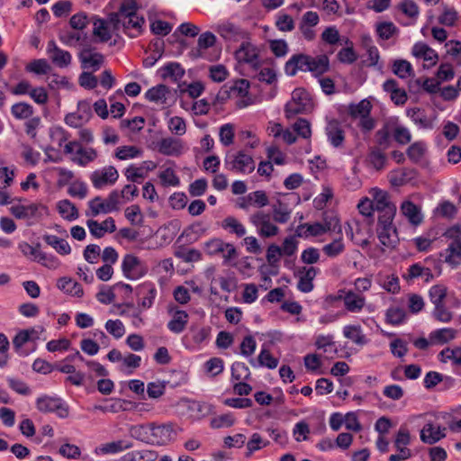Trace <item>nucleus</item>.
Segmentation results:
<instances>
[{
  "label": "nucleus",
  "instance_id": "obj_1",
  "mask_svg": "<svg viewBox=\"0 0 461 461\" xmlns=\"http://www.w3.org/2000/svg\"><path fill=\"white\" fill-rule=\"evenodd\" d=\"M429 303L433 306V318L443 323H448L455 317L454 309L460 305L459 300L448 287L442 283L433 285L428 291Z\"/></svg>",
  "mask_w": 461,
  "mask_h": 461
},
{
  "label": "nucleus",
  "instance_id": "obj_2",
  "mask_svg": "<svg viewBox=\"0 0 461 461\" xmlns=\"http://www.w3.org/2000/svg\"><path fill=\"white\" fill-rule=\"evenodd\" d=\"M372 280L369 277H358L354 281V289H340L335 301H343L344 308L349 312H360L366 305L365 292L370 290Z\"/></svg>",
  "mask_w": 461,
  "mask_h": 461
},
{
  "label": "nucleus",
  "instance_id": "obj_3",
  "mask_svg": "<svg viewBox=\"0 0 461 461\" xmlns=\"http://www.w3.org/2000/svg\"><path fill=\"white\" fill-rule=\"evenodd\" d=\"M249 90L250 82L245 78H238L230 85H224L218 92L216 99L221 103L234 100L235 107L243 109L254 104V98Z\"/></svg>",
  "mask_w": 461,
  "mask_h": 461
},
{
  "label": "nucleus",
  "instance_id": "obj_4",
  "mask_svg": "<svg viewBox=\"0 0 461 461\" xmlns=\"http://www.w3.org/2000/svg\"><path fill=\"white\" fill-rule=\"evenodd\" d=\"M315 108L312 94L305 87H296L291 95V99L285 104L284 112L287 120L298 114L311 113Z\"/></svg>",
  "mask_w": 461,
  "mask_h": 461
},
{
  "label": "nucleus",
  "instance_id": "obj_5",
  "mask_svg": "<svg viewBox=\"0 0 461 461\" xmlns=\"http://www.w3.org/2000/svg\"><path fill=\"white\" fill-rule=\"evenodd\" d=\"M372 104L367 99L348 106V114L352 121L357 120V127L364 134L370 133L375 127L376 122L371 116Z\"/></svg>",
  "mask_w": 461,
  "mask_h": 461
},
{
  "label": "nucleus",
  "instance_id": "obj_6",
  "mask_svg": "<svg viewBox=\"0 0 461 461\" xmlns=\"http://www.w3.org/2000/svg\"><path fill=\"white\" fill-rule=\"evenodd\" d=\"M298 248V240L294 236H287L281 245L270 243L266 249V261L271 267H277L282 257H292Z\"/></svg>",
  "mask_w": 461,
  "mask_h": 461
},
{
  "label": "nucleus",
  "instance_id": "obj_7",
  "mask_svg": "<svg viewBox=\"0 0 461 461\" xmlns=\"http://www.w3.org/2000/svg\"><path fill=\"white\" fill-rule=\"evenodd\" d=\"M64 153L72 155L71 161L79 167H86L94 163L99 157V152L93 147H85L77 140H70L65 144Z\"/></svg>",
  "mask_w": 461,
  "mask_h": 461
},
{
  "label": "nucleus",
  "instance_id": "obj_8",
  "mask_svg": "<svg viewBox=\"0 0 461 461\" xmlns=\"http://www.w3.org/2000/svg\"><path fill=\"white\" fill-rule=\"evenodd\" d=\"M337 226L340 228L339 219L338 217H332L329 221L323 217V222H305L299 224L294 231V237L308 239L310 237H320L332 229L334 230Z\"/></svg>",
  "mask_w": 461,
  "mask_h": 461
},
{
  "label": "nucleus",
  "instance_id": "obj_9",
  "mask_svg": "<svg viewBox=\"0 0 461 461\" xmlns=\"http://www.w3.org/2000/svg\"><path fill=\"white\" fill-rule=\"evenodd\" d=\"M14 95H29L31 99L39 105H46L49 103L50 95L44 86H33L30 80L23 78L10 87Z\"/></svg>",
  "mask_w": 461,
  "mask_h": 461
},
{
  "label": "nucleus",
  "instance_id": "obj_10",
  "mask_svg": "<svg viewBox=\"0 0 461 461\" xmlns=\"http://www.w3.org/2000/svg\"><path fill=\"white\" fill-rule=\"evenodd\" d=\"M249 221L256 228L258 234L262 239L276 237L280 233L277 222H274L269 212L258 210L249 216Z\"/></svg>",
  "mask_w": 461,
  "mask_h": 461
},
{
  "label": "nucleus",
  "instance_id": "obj_11",
  "mask_svg": "<svg viewBox=\"0 0 461 461\" xmlns=\"http://www.w3.org/2000/svg\"><path fill=\"white\" fill-rule=\"evenodd\" d=\"M240 64H248L254 71H258L262 65L260 50L250 41H243L234 53Z\"/></svg>",
  "mask_w": 461,
  "mask_h": 461
},
{
  "label": "nucleus",
  "instance_id": "obj_12",
  "mask_svg": "<svg viewBox=\"0 0 461 461\" xmlns=\"http://www.w3.org/2000/svg\"><path fill=\"white\" fill-rule=\"evenodd\" d=\"M90 182L95 189H104L113 185L119 179V172L114 166L108 165L95 169L89 176Z\"/></svg>",
  "mask_w": 461,
  "mask_h": 461
},
{
  "label": "nucleus",
  "instance_id": "obj_13",
  "mask_svg": "<svg viewBox=\"0 0 461 461\" xmlns=\"http://www.w3.org/2000/svg\"><path fill=\"white\" fill-rule=\"evenodd\" d=\"M226 165L230 171L240 174H250L256 168L252 155L243 149L235 152L229 159H226Z\"/></svg>",
  "mask_w": 461,
  "mask_h": 461
},
{
  "label": "nucleus",
  "instance_id": "obj_14",
  "mask_svg": "<svg viewBox=\"0 0 461 461\" xmlns=\"http://www.w3.org/2000/svg\"><path fill=\"white\" fill-rule=\"evenodd\" d=\"M123 275L131 280H137L148 273V266L133 254H126L122 263Z\"/></svg>",
  "mask_w": 461,
  "mask_h": 461
},
{
  "label": "nucleus",
  "instance_id": "obj_15",
  "mask_svg": "<svg viewBox=\"0 0 461 461\" xmlns=\"http://www.w3.org/2000/svg\"><path fill=\"white\" fill-rule=\"evenodd\" d=\"M207 254L211 256L221 254L225 262H230L239 256L237 249L232 243L224 242L222 240L214 238L208 240L204 245Z\"/></svg>",
  "mask_w": 461,
  "mask_h": 461
},
{
  "label": "nucleus",
  "instance_id": "obj_16",
  "mask_svg": "<svg viewBox=\"0 0 461 461\" xmlns=\"http://www.w3.org/2000/svg\"><path fill=\"white\" fill-rule=\"evenodd\" d=\"M81 68L84 69L97 71L104 62V56L97 51L95 47L85 44L78 53Z\"/></svg>",
  "mask_w": 461,
  "mask_h": 461
},
{
  "label": "nucleus",
  "instance_id": "obj_17",
  "mask_svg": "<svg viewBox=\"0 0 461 461\" xmlns=\"http://www.w3.org/2000/svg\"><path fill=\"white\" fill-rule=\"evenodd\" d=\"M36 407L41 412H55L60 418H67L69 408L59 397L44 395L37 399Z\"/></svg>",
  "mask_w": 461,
  "mask_h": 461
},
{
  "label": "nucleus",
  "instance_id": "obj_18",
  "mask_svg": "<svg viewBox=\"0 0 461 461\" xmlns=\"http://www.w3.org/2000/svg\"><path fill=\"white\" fill-rule=\"evenodd\" d=\"M250 375L249 368L243 363H236L231 366V378L239 381L233 385V392L239 396H247L252 392L250 384L241 382Z\"/></svg>",
  "mask_w": 461,
  "mask_h": 461
},
{
  "label": "nucleus",
  "instance_id": "obj_19",
  "mask_svg": "<svg viewBox=\"0 0 461 461\" xmlns=\"http://www.w3.org/2000/svg\"><path fill=\"white\" fill-rule=\"evenodd\" d=\"M411 443V435L406 428H400L393 440L394 447L398 454L391 455L389 461H402L411 456V451L408 447Z\"/></svg>",
  "mask_w": 461,
  "mask_h": 461
},
{
  "label": "nucleus",
  "instance_id": "obj_20",
  "mask_svg": "<svg viewBox=\"0 0 461 461\" xmlns=\"http://www.w3.org/2000/svg\"><path fill=\"white\" fill-rule=\"evenodd\" d=\"M16 173L14 167H0V205H8L13 202L12 194L8 191L14 182Z\"/></svg>",
  "mask_w": 461,
  "mask_h": 461
},
{
  "label": "nucleus",
  "instance_id": "obj_21",
  "mask_svg": "<svg viewBox=\"0 0 461 461\" xmlns=\"http://www.w3.org/2000/svg\"><path fill=\"white\" fill-rule=\"evenodd\" d=\"M145 98L149 102L165 108L170 105L173 94L167 86L164 84H158L155 86H152L145 93Z\"/></svg>",
  "mask_w": 461,
  "mask_h": 461
},
{
  "label": "nucleus",
  "instance_id": "obj_22",
  "mask_svg": "<svg viewBox=\"0 0 461 461\" xmlns=\"http://www.w3.org/2000/svg\"><path fill=\"white\" fill-rule=\"evenodd\" d=\"M269 204V197L266 191L258 190L241 196L237 200V206L243 210H249L250 207L258 209L266 207Z\"/></svg>",
  "mask_w": 461,
  "mask_h": 461
},
{
  "label": "nucleus",
  "instance_id": "obj_23",
  "mask_svg": "<svg viewBox=\"0 0 461 461\" xmlns=\"http://www.w3.org/2000/svg\"><path fill=\"white\" fill-rule=\"evenodd\" d=\"M411 54L423 61L424 68H430L438 62V53L425 42H417L411 49Z\"/></svg>",
  "mask_w": 461,
  "mask_h": 461
},
{
  "label": "nucleus",
  "instance_id": "obj_24",
  "mask_svg": "<svg viewBox=\"0 0 461 461\" xmlns=\"http://www.w3.org/2000/svg\"><path fill=\"white\" fill-rule=\"evenodd\" d=\"M325 133L328 140L334 148L343 147L346 140V132L342 123L338 119H327Z\"/></svg>",
  "mask_w": 461,
  "mask_h": 461
},
{
  "label": "nucleus",
  "instance_id": "obj_25",
  "mask_svg": "<svg viewBox=\"0 0 461 461\" xmlns=\"http://www.w3.org/2000/svg\"><path fill=\"white\" fill-rule=\"evenodd\" d=\"M383 90L390 96L391 101L397 106L404 105L408 101V94L401 87L394 78H388L383 84Z\"/></svg>",
  "mask_w": 461,
  "mask_h": 461
},
{
  "label": "nucleus",
  "instance_id": "obj_26",
  "mask_svg": "<svg viewBox=\"0 0 461 461\" xmlns=\"http://www.w3.org/2000/svg\"><path fill=\"white\" fill-rule=\"evenodd\" d=\"M158 151L168 157H179L184 150V143L181 140L173 137L162 138L157 143Z\"/></svg>",
  "mask_w": 461,
  "mask_h": 461
},
{
  "label": "nucleus",
  "instance_id": "obj_27",
  "mask_svg": "<svg viewBox=\"0 0 461 461\" xmlns=\"http://www.w3.org/2000/svg\"><path fill=\"white\" fill-rule=\"evenodd\" d=\"M41 205L36 203L23 204L21 203L13 204L9 208L10 213L18 220H31L40 215Z\"/></svg>",
  "mask_w": 461,
  "mask_h": 461
},
{
  "label": "nucleus",
  "instance_id": "obj_28",
  "mask_svg": "<svg viewBox=\"0 0 461 461\" xmlns=\"http://www.w3.org/2000/svg\"><path fill=\"white\" fill-rule=\"evenodd\" d=\"M419 277L422 278L425 283H429L435 276L429 267H425L420 262L411 265L406 273L402 275L403 280L407 283H410Z\"/></svg>",
  "mask_w": 461,
  "mask_h": 461
},
{
  "label": "nucleus",
  "instance_id": "obj_29",
  "mask_svg": "<svg viewBox=\"0 0 461 461\" xmlns=\"http://www.w3.org/2000/svg\"><path fill=\"white\" fill-rule=\"evenodd\" d=\"M376 234L380 243L393 249L399 243L398 230L395 225L376 226Z\"/></svg>",
  "mask_w": 461,
  "mask_h": 461
},
{
  "label": "nucleus",
  "instance_id": "obj_30",
  "mask_svg": "<svg viewBox=\"0 0 461 461\" xmlns=\"http://www.w3.org/2000/svg\"><path fill=\"white\" fill-rule=\"evenodd\" d=\"M330 68V59L327 54L315 57L308 55L307 72H311L315 77H322Z\"/></svg>",
  "mask_w": 461,
  "mask_h": 461
},
{
  "label": "nucleus",
  "instance_id": "obj_31",
  "mask_svg": "<svg viewBox=\"0 0 461 461\" xmlns=\"http://www.w3.org/2000/svg\"><path fill=\"white\" fill-rule=\"evenodd\" d=\"M47 52L51 62L59 68H67L71 63V54L59 48L53 41H49Z\"/></svg>",
  "mask_w": 461,
  "mask_h": 461
},
{
  "label": "nucleus",
  "instance_id": "obj_32",
  "mask_svg": "<svg viewBox=\"0 0 461 461\" xmlns=\"http://www.w3.org/2000/svg\"><path fill=\"white\" fill-rule=\"evenodd\" d=\"M86 225L90 233L97 239L103 238L106 233H113L116 230L115 221L113 217H108L102 222L95 220H87Z\"/></svg>",
  "mask_w": 461,
  "mask_h": 461
},
{
  "label": "nucleus",
  "instance_id": "obj_33",
  "mask_svg": "<svg viewBox=\"0 0 461 461\" xmlns=\"http://www.w3.org/2000/svg\"><path fill=\"white\" fill-rule=\"evenodd\" d=\"M418 171L412 167H400L390 172L388 178L392 186H402L415 178Z\"/></svg>",
  "mask_w": 461,
  "mask_h": 461
},
{
  "label": "nucleus",
  "instance_id": "obj_34",
  "mask_svg": "<svg viewBox=\"0 0 461 461\" xmlns=\"http://www.w3.org/2000/svg\"><path fill=\"white\" fill-rule=\"evenodd\" d=\"M440 82L436 78L419 77L408 83L410 92L419 93L421 89L429 94H435L439 89Z\"/></svg>",
  "mask_w": 461,
  "mask_h": 461
},
{
  "label": "nucleus",
  "instance_id": "obj_35",
  "mask_svg": "<svg viewBox=\"0 0 461 461\" xmlns=\"http://www.w3.org/2000/svg\"><path fill=\"white\" fill-rule=\"evenodd\" d=\"M400 211L409 223L414 227L419 226L423 221L420 207L411 201H403L400 206Z\"/></svg>",
  "mask_w": 461,
  "mask_h": 461
},
{
  "label": "nucleus",
  "instance_id": "obj_36",
  "mask_svg": "<svg viewBox=\"0 0 461 461\" xmlns=\"http://www.w3.org/2000/svg\"><path fill=\"white\" fill-rule=\"evenodd\" d=\"M318 269L312 266L300 267L298 270V289L303 293L311 292L314 287L312 281L316 277Z\"/></svg>",
  "mask_w": 461,
  "mask_h": 461
},
{
  "label": "nucleus",
  "instance_id": "obj_37",
  "mask_svg": "<svg viewBox=\"0 0 461 461\" xmlns=\"http://www.w3.org/2000/svg\"><path fill=\"white\" fill-rule=\"evenodd\" d=\"M366 162L376 171L383 170L388 162L386 149L375 146L369 147Z\"/></svg>",
  "mask_w": 461,
  "mask_h": 461
},
{
  "label": "nucleus",
  "instance_id": "obj_38",
  "mask_svg": "<svg viewBox=\"0 0 461 461\" xmlns=\"http://www.w3.org/2000/svg\"><path fill=\"white\" fill-rule=\"evenodd\" d=\"M370 193L373 197L374 212H377L378 213L395 206L391 201V196L387 191L375 187L371 189Z\"/></svg>",
  "mask_w": 461,
  "mask_h": 461
},
{
  "label": "nucleus",
  "instance_id": "obj_39",
  "mask_svg": "<svg viewBox=\"0 0 461 461\" xmlns=\"http://www.w3.org/2000/svg\"><path fill=\"white\" fill-rule=\"evenodd\" d=\"M308 54L297 53L293 55L285 65L288 76H295L298 71L307 72Z\"/></svg>",
  "mask_w": 461,
  "mask_h": 461
},
{
  "label": "nucleus",
  "instance_id": "obj_40",
  "mask_svg": "<svg viewBox=\"0 0 461 461\" xmlns=\"http://www.w3.org/2000/svg\"><path fill=\"white\" fill-rule=\"evenodd\" d=\"M445 430L446 428H440V426L427 423L420 431V439L426 444H435L446 437Z\"/></svg>",
  "mask_w": 461,
  "mask_h": 461
},
{
  "label": "nucleus",
  "instance_id": "obj_41",
  "mask_svg": "<svg viewBox=\"0 0 461 461\" xmlns=\"http://www.w3.org/2000/svg\"><path fill=\"white\" fill-rule=\"evenodd\" d=\"M321 250L330 258H335L342 255L346 250L343 234L339 231L336 238L322 247Z\"/></svg>",
  "mask_w": 461,
  "mask_h": 461
},
{
  "label": "nucleus",
  "instance_id": "obj_42",
  "mask_svg": "<svg viewBox=\"0 0 461 461\" xmlns=\"http://www.w3.org/2000/svg\"><path fill=\"white\" fill-rule=\"evenodd\" d=\"M292 209L288 203L281 199H277L272 205V213L274 222L278 224H285L291 219Z\"/></svg>",
  "mask_w": 461,
  "mask_h": 461
},
{
  "label": "nucleus",
  "instance_id": "obj_43",
  "mask_svg": "<svg viewBox=\"0 0 461 461\" xmlns=\"http://www.w3.org/2000/svg\"><path fill=\"white\" fill-rule=\"evenodd\" d=\"M138 294L143 295L138 302L139 307L149 309L156 297V288L151 283H143L138 286Z\"/></svg>",
  "mask_w": 461,
  "mask_h": 461
},
{
  "label": "nucleus",
  "instance_id": "obj_44",
  "mask_svg": "<svg viewBox=\"0 0 461 461\" xmlns=\"http://www.w3.org/2000/svg\"><path fill=\"white\" fill-rule=\"evenodd\" d=\"M143 155V149L136 145H122L114 149L113 157L121 161L135 159Z\"/></svg>",
  "mask_w": 461,
  "mask_h": 461
},
{
  "label": "nucleus",
  "instance_id": "obj_45",
  "mask_svg": "<svg viewBox=\"0 0 461 461\" xmlns=\"http://www.w3.org/2000/svg\"><path fill=\"white\" fill-rule=\"evenodd\" d=\"M427 154V145L424 141L419 140L411 143L406 149V156L413 164H420Z\"/></svg>",
  "mask_w": 461,
  "mask_h": 461
},
{
  "label": "nucleus",
  "instance_id": "obj_46",
  "mask_svg": "<svg viewBox=\"0 0 461 461\" xmlns=\"http://www.w3.org/2000/svg\"><path fill=\"white\" fill-rule=\"evenodd\" d=\"M392 72L401 79H407L414 77V69L411 64L402 59L393 60L391 64Z\"/></svg>",
  "mask_w": 461,
  "mask_h": 461
},
{
  "label": "nucleus",
  "instance_id": "obj_47",
  "mask_svg": "<svg viewBox=\"0 0 461 461\" xmlns=\"http://www.w3.org/2000/svg\"><path fill=\"white\" fill-rule=\"evenodd\" d=\"M188 321V313L184 310H176L168 321L167 328L174 333H180L185 330Z\"/></svg>",
  "mask_w": 461,
  "mask_h": 461
},
{
  "label": "nucleus",
  "instance_id": "obj_48",
  "mask_svg": "<svg viewBox=\"0 0 461 461\" xmlns=\"http://www.w3.org/2000/svg\"><path fill=\"white\" fill-rule=\"evenodd\" d=\"M58 287L72 296L81 298L84 295L82 285L70 277H60L58 280Z\"/></svg>",
  "mask_w": 461,
  "mask_h": 461
},
{
  "label": "nucleus",
  "instance_id": "obj_49",
  "mask_svg": "<svg viewBox=\"0 0 461 461\" xmlns=\"http://www.w3.org/2000/svg\"><path fill=\"white\" fill-rule=\"evenodd\" d=\"M221 226L230 234L241 238L246 234V228L243 223L234 216H227L221 221Z\"/></svg>",
  "mask_w": 461,
  "mask_h": 461
},
{
  "label": "nucleus",
  "instance_id": "obj_50",
  "mask_svg": "<svg viewBox=\"0 0 461 461\" xmlns=\"http://www.w3.org/2000/svg\"><path fill=\"white\" fill-rule=\"evenodd\" d=\"M11 113L16 120L25 121L34 115L35 110L27 102H18L12 105Z\"/></svg>",
  "mask_w": 461,
  "mask_h": 461
},
{
  "label": "nucleus",
  "instance_id": "obj_51",
  "mask_svg": "<svg viewBox=\"0 0 461 461\" xmlns=\"http://www.w3.org/2000/svg\"><path fill=\"white\" fill-rule=\"evenodd\" d=\"M457 335V330L453 328H443L436 330L429 334V339L434 344H446L454 339Z\"/></svg>",
  "mask_w": 461,
  "mask_h": 461
},
{
  "label": "nucleus",
  "instance_id": "obj_52",
  "mask_svg": "<svg viewBox=\"0 0 461 461\" xmlns=\"http://www.w3.org/2000/svg\"><path fill=\"white\" fill-rule=\"evenodd\" d=\"M392 122H385L375 134V147L387 149L391 146Z\"/></svg>",
  "mask_w": 461,
  "mask_h": 461
},
{
  "label": "nucleus",
  "instance_id": "obj_53",
  "mask_svg": "<svg viewBox=\"0 0 461 461\" xmlns=\"http://www.w3.org/2000/svg\"><path fill=\"white\" fill-rule=\"evenodd\" d=\"M159 184L162 187H176L180 185V178L171 167H166L158 173Z\"/></svg>",
  "mask_w": 461,
  "mask_h": 461
},
{
  "label": "nucleus",
  "instance_id": "obj_54",
  "mask_svg": "<svg viewBox=\"0 0 461 461\" xmlns=\"http://www.w3.org/2000/svg\"><path fill=\"white\" fill-rule=\"evenodd\" d=\"M292 129L297 136V139L311 140L312 131L311 122L308 119L303 117L297 118L292 124Z\"/></svg>",
  "mask_w": 461,
  "mask_h": 461
},
{
  "label": "nucleus",
  "instance_id": "obj_55",
  "mask_svg": "<svg viewBox=\"0 0 461 461\" xmlns=\"http://www.w3.org/2000/svg\"><path fill=\"white\" fill-rule=\"evenodd\" d=\"M375 32L380 39L387 41L396 37L399 33V29L393 22L384 21L376 23Z\"/></svg>",
  "mask_w": 461,
  "mask_h": 461
},
{
  "label": "nucleus",
  "instance_id": "obj_56",
  "mask_svg": "<svg viewBox=\"0 0 461 461\" xmlns=\"http://www.w3.org/2000/svg\"><path fill=\"white\" fill-rule=\"evenodd\" d=\"M160 73L163 79L170 78L172 81L177 82L184 77L185 69L180 64L171 62L161 68Z\"/></svg>",
  "mask_w": 461,
  "mask_h": 461
},
{
  "label": "nucleus",
  "instance_id": "obj_57",
  "mask_svg": "<svg viewBox=\"0 0 461 461\" xmlns=\"http://www.w3.org/2000/svg\"><path fill=\"white\" fill-rule=\"evenodd\" d=\"M93 25V35L97 38L100 42H107L112 39V32L105 20L100 18L95 19Z\"/></svg>",
  "mask_w": 461,
  "mask_h": 461
},
{
  "label": "nucleus",
  "instance_id": "obj_58",
  "mask_svg": "<svg viewBox=\"0 0 461 461\" xmlns=\"http://www.w3.org/2000/svg\"><path fill=\"white\" fill-rule=\"evenodd\" d=\"M111 212L110 208L105 203L104 198L96 196L89 201L88 209L86 211V216L95 217L99 214Z\"/></svg>",
  "mask_w": 461,
  "mask_h": 461
},
{
  "label": "nucleus",
  "instance_id": "obj_59",
  "mask_svg": "<svg viewBox=\"0 0 461 461\" xmlns=\"http://www.w3.org/2000/svg\"><path fill=\"white\" fill-rule=\"evenodd\" d=\"M44 241L52 247L59 254L62 256L68 255L71 252V248L68 241L62 238L55 235H46L43 238Z\"/></svg>",
  "mask_w": 461,
  "mask_h": 461
},
{
  "label": "nucleus",
  "instance_id": "obj_60",
  "mask_svg": "<svg viewBox=\"0 0 461 461\" xmlns=\"http://www.w3.org/2000/svg\"><path fill=\"white\" fill-rule=\"evenodd\" d=\"M438 358L442 363L451 361L456 366H461V347L446 348L438 354Z\"/></svg>",
  "mask_w": 461,
  "mask_h": 461
},
{
  "label": "nucleus",
  "instance_id": "obj_61",
  "mask_svg": "<svg viewBox=\"0 0 461 461\" xmlns=\"http://www.w3.org/2000/svg\"><path fill=\"white\" fill-rule=\"evenodd\" d=\"M57 210L62 218L72 221L78 217V211L76 205L68 199L60 200L57 203Z\"/></svg>",
  "mask_w": 461,
  "mask_h": 461
},
{
  "label": "nucleus",
  "instance_id": "obj_62",
  "mask_svg": "<svg viewBox=\"0 0 461 461\" xmlns=\"http://www.w3.org/2000/svg\"><path fill=\"white\" fill-rule=\"evenodd\" d=\"M175 256L185 263L197 262L203 258V254L200 250L185 246L179 247L176 250Z\"/></svg>",
  "mask_w": 461,
  "mask_h": 461
},
{
  "label": "nucleus",
  "instance_id": "obj_63",
  "mask_svg": "<svg viewBox=\"0 0 461 461\" xmlns=\"http://www.w3.org/2000/svg\"><path fill=\"white\" fill-rule=\"evenodd\" d=\"M126 179L131 183L140 184L147 177L144 166L130 165L124 170Z\"/></svg>",
  "mask_w": 461,
  "mask_h": 461
},
{
  "label": "nucleus",
  "instance_id": "obj_64",
  "mask_svg": "<svg viewBox=\"0 0 461 461\" xmlns=\"http://www.w3.org/2000/svg\"><path fill=\"white\" fill-rule=\"evenodd\" d=\"M445 261L452 266H456L461 263V241H453L446 249Z\"/></svg>",
  "mask_w": 461,
  "mask_h": 461
}]
</instances>
